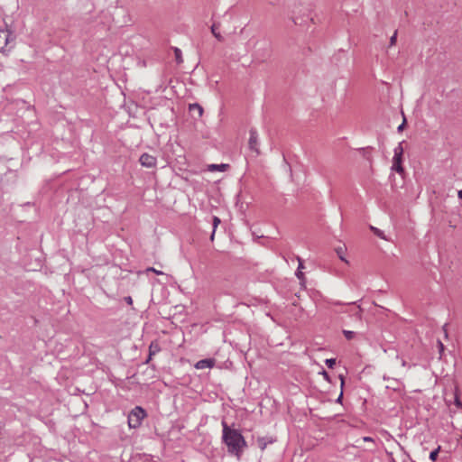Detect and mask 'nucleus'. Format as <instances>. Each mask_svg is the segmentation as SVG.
<instances>
[{"label": "nucleus", "mask_w": 462, "mask_h": 462, "mask_svg": "<svg viewBox=\"0 0 462 462\" xmlns=\"http://www.w3.org/2000/svg\"><path fill=\"white\" fill-rule=\"evenodd\" d=\"M146 272H152L156 274H164L162 272L159 271V270H156L155 268L153 267H149L146 269Z\"/></svg>", "instance_id": "nucleus-22"}, {"label": "nucleus", "mask_w": 462, "mask_h": 462, "mask_svg": "<svg viewBox=\"0 0 462 462\" xmlns=\"http://www.w3.org/2000/svg\"><path fill=\"white\" fill-rule=\"evenodd\" d=\"M457 196L460 199H462V190H459Z\"/></svg>", "instance_id": "nucleus-28"}, {"label": "nucleus", "mask_w": 462, "mask_h": 462, "mask_svg": "<svg viewBox=\"0 0 462 462\" xmlns=\"http://www.w3.org/2000/svg\"><path fill=\"white\" fill-rule=\"evenodd\" d=\"M438 346H439V355L442 356V354L444 352V349H445V346H444V345L442 344L441 341H438Z\"/></svg>", "instance_id": "nucleus-23"}, {"label": "nucleus", "mask_w": 462, "mask_h": 462, "mask_svg": "<svg viewBox=\"0 0 462 462\" xmlns=\"http://www.w3.org/2000/svg\"><path fill=\"white\" fill-rule=\"evenodd\" d=\"M440 451V446H439L436 449L430 452V458L434 462L439 456V453Z\"/></svg>", "instance_id": "nucleus-16"}, {"label": "nucleus", "mask_w": 462, "mask_h": 462, "mask_svg": "<svg viewBox=\"0 0 462 462\" xmlns=\"http://www.w3.org/2000/svg\"><path fill=\"white\" fill-rule=\"evenodd\" d=\"M152 347H153V345L152 344V345L150 346V354H151V355L153 353V352L152 351Z\"/></svg>", "instance_id": "nucleus-30"}, {"label": "nucleus", "mask_w": 462, "mask_h": 462, "mask_svg": "<svg viewBox=\"0 0 462 462\" xmlns=\"http://www.w3.org/2000/svg\"><path fill=\"white\" fill-rule=\"evenodd\" d=\"M216 364V360L213 358L202 359L196 363L195 367L197 369L212 368Z\"/></svg>", "instance_id": "nucleus-7"}, {"label": "nucleus", "mask_w": 462, "mask_h": 462, "mask_svg": "<svg viewBox=\"0 0 462 462\" xmlns=\"http://www.w3.org/2000/svg\"><path fill=\"white\" fill-rule=\"evenodd\" d=\"M299 263H299L298 271L296 273V276L298 277L299 280L303 281L304 280V274H303L301 269H303L304 266H303L302 262L300 259H299Z\"/></svg>", "instance_id": "nucleus-12"}, {"label": "nucleus", "mask_w": 462, "mask_h": 462, "mask_svg": "<svg viewBox=\"0 0 462 462\" xmlns=\"http://www.w3.org/2000/svg\"><path fill=\"white\" fill-rule=\"evenodd\" d=\"M336 253L338 255V257L340 258V260L344 261L345 263H348L344 256V254H345L344 247L339 246V247L336 248Z\"/></svg>", "instance_id": "nucleus-14"}, {"label": "nucleus", "mask_w": 462, "mask_h": 462, "mask_svg": "<svg viewBox=\"0 0 462 462\" xmlns=\"http://www.w3.org/2000/svg\"><path fill=\"white\" fill-rule=\"evenodd\" d=\"M406 124V120L403 119V122L398 126L399 131H402Z\"/></svg>", "instance_id": "nucleus-24"}, {"label": "nucleus", "mask_w": 462, "mask_h": 462, "mask_svg": "<svg viewBox=\"0 0 462 462\" xmlns=\"http://www.w3.org/2000/svg\"><path fill=\"white\" fill-rule=\"evenodd\" d=\"M14 38L13 32L5 28L0 30V51H7L13 48Z\"/></svg>", "instance_id": "nucleus-4"}, {"label": "nucleus", "mask_w": 462, "mask_h": 462, "mask_svg": "<svg viewBox=\"0 0 462 462\" xmlns=\"http://www.w3.org/2000/svg\"><path fill=\"white\" fill-rule=\"evenodd\" d=\"M248 145L251 150H254L256 152H258V148H257L258 134H257L256 130H254V129L250 130V137H249V141H248Z\"/></svg>", "instance_id": "nucleus-6"}, {"label": "nucleus", "mask_w": 462, "mask_h": 462, "mask_svg": "<svg viewBox=\"0 0 462 462\" xmlns=\"http://www.w3.org/2000/svg\"><path fill=\"white\" fill-rule=\"evenodd\" d=\"M341 399H342V393L339 395L338 401H340Z\"/></svg>", "instance_id": "nucleus-31"}, {"label": "nucleus", "mask_w": 462, "mask_h": 462, "mask_svg": "<svg viewBox=\"0 0 462 462\" xmlns=\"http://www.w3.org/2000/svg\"><path fill=\"white\" fill-rule=\"evenodd\" d=\"M257 442L262 450H263L266 448V442L264 441L263 438L258 439Z\"/></svg>", "instance_id": "nucleus-20"}, {"label": "nucleus", "mask_w": 462, "mask_h": 462, "mask_svg": "<svg viewBox=\"0 0 462 462\" xmlns=\"http://www.w3.org/2000/svg\"><path fill=\"white\" fill-rule=\"evenodd\" d=\"M443 331H444L445 337H448V330L446 328V326L443 327Z\"/></svg>", "instance_id": "nucleus-26"}, {"label": "nucleus", "mask_w": 462, "mask_h": 462, "mask_svg": "<svg viewBox=\"0 0 462 462\" xmlns=\"http://www.w3.org/2000/svg\"><path fill=\"white\" fill-rule=\"evenodd\" d=\"M223 424V441L227 447L230 454L240 458L241 454L246 446L242 434L237 430L230 429L225 422Z\"/></svg>", "instance_id": "nucleus-1"}, {"label": "nucleus", "mask_w": 462, "mask_h": 462, "mask_svg": "<svg viewBox=\"0 0 462 462\" xmlns=\"http://www.w3.org/2000/svg\"><path fill=\"white\" fill-rule=\"evenodd\" d=\"M455 405L457 407V408H460L462 409V402L459 399V396H458V393H457V391H456V393H455Z\"/></svg>", "instance_id": "nucleus-18"}, {"label": "nucleus", "mask_w": 462, "mask_h": 462, "mask_svg": "<svg viewBox=\"0 0 462 462\" xmlns=\"http://www.w3.org/2000/svg\"><path fill=\"white\" fill-rule=\"evenodd\" d=\"M371 230L373 231V233H374L376 236H378V237H380V238H382V239H386V238H385V236H384V235H383V231H381L380 229H378V228H376V227H374V226H371Z\"/></svg>", "instance_id": "nucleus-15"}, {"label": "nucleus", "mask_w": 462, "mask_h": 462, "mask_svg": "<svg viewBox=\"0 0 462 462\" xmlns=\"http://www.w3.org/2000/svg\"><path fill=\"white\" fill-rule=\"evenodd\" d=\"M461 438H462V435H461Z\"/></svg>", "instance_id": "nucleus-32"}, {"label": "nucleus", "mask_w": 462, "mask_h": 462, "mask_svg": "<svg viewBox=\"0 0 462 462\" xmlns=\"http://www.w3.org/2000/svg\"><path fill=\"white\" fill-rule=\"evenodd\" d=\"M344 335L347 340H351L355 337V332L350 330H344Z\"/></svg>", "instance_id": "nucleus-17"}, {"label": "nucleus", "mask_w": 462, "mask_h": 462, "mask_svg": "<svg viewBox=\"0 0 462 462\" xmlns=\"http://www.w3.org/2000/svg\"><path fill=\"white\" fill-rule=\"evenodd\" d=\"M220 218L217 217H213V232L210 236V240L213 241L214 240V237H215V233H216V229L217 227L218 226V225L220 224Z\"/></svg>", "instance_id": "nucleus-11"}, {"label": "nucleus", "mask_w": 462, "mask_h": 462, "mask_svg": "<svg viewBox=\"0 0 462 462\" xmlns=\"http://www.w3.org/2000/svg\"><path fill=\"white\" fill-rule=\"evenodd\" d=\"M174 54H175V60L176 61L180 64L183 62V59H182V53H181V51L179 49V48H175L174 49Z\"/></svg>", "instance_id": "nucleus-13"}, {"label": "nucleus", "mask_w": 462, "mask_h": 462, "mask_svg": "<svg viewBox=\"0 0 462 462\" xmlns=\"http://www.w3.org/2000/svg\"><path fill=\"white\" fill-rule=\"evenodd\" d=\"M394 155L393 158V166L392 170L395 171L399 174H402L404 172V169L402 167V155L404 149L402 147V143H400L393 150Z\"/></svg>", "instance_id": "nucleus-3"}, {"label": "nucleus", "mask_w": 462, "mask_h": 462, "mask_svg": "<svg viewBox=\"0 0 462 462\" xmlns=\"http://www.w3.org/2000/svg\"><path fill=\"white\" fill-rule=\"evenodd\" d=\"M211 32L218 41H220V42L223 41V37L219 32V24L214 23L211 26Z\"/></svg>", "instance_id": "nucleus-10"}, {"label": "nucleus", "mask_w": 462, "mask_h": 462, "mask_svg": "<svg viewBox=\"0 0 462 462\" xmlns=\"http://www.w3.org/2000/svg\"><path fill=\"white\" fill-rule=\"evenodd\" d=\"M146 417L145 411L136 406L128 415V426L131 429H136L141 426L143 420Z\"/></svg>", "instance_id": "nucleus-2"}, {"label": "nucleus", "mask_w": 462, "mask_h": 462, "mask_svg": "<svg viewBox=\"0 0 462 462\" xmlns=\"http://www.w3.org/2000/svg\"><path fill=\"white\" fill-rule=\"evenodd\" d=\"M340 381H341V387L344 385V378L342 375H340Z\"/></svg>", "instance_id": "nucleus-29"}, {"label": "nucleus", "mask_w": 462, "mask_h": 462, "mask_svg": "<svg viewBox=\"0 0 462 462\" xmlns=\"http://www.w3.org/2000/svg\"><path fill=\"white\" fill-rule=\"evenodd\" d=\"M139 162L143 167L153 168L156 166L157 160L154 156L149 153H143L141 155Z\"/></svg>", "instance_id": "nucleus-5"}, {"label": "nucleus", "mask_w": 462, "mask_h": 462, "mask_svg": "<svg viewBox=\"0 0 462 462\" xmlns=\"http://www.w3.org/2000/svg\"><path fill=\"white\" fill-rule=\"evenodd\" d=\"M363 439L364 441H373V439L369 437H365Z\"/></svg>", "instance_id": "nucleus-27"}, {"label": "nucleus", "mask_w": 462, "mask_h": 462, "mask_svg": "<svg viewBox=\"0 0 462 462\" xmlns=\"http://www.w3.org/2000/svg\"><path fill=\"white\" fill-rule=\"evenodd\" d=\"M125 301H126L128 304H130V305L133 303V300H132V298H131V297H126V298H125Z\"/></svg>", "instance_id": "nucleus-25"}, {"label": "nucleus", "mask_w": 462, "mask_h": 462, "mask_svg": "<svg viewBox=\"0 0 462 462\" xmlns=\"http://www.w3.org/2000/svg\"><path fill=\"white\" fill-rule=\"evenodd\" d=\"M397 41V32L395 31L392 37L390 38V46H393L396 44Z\"/></svg>", "instance_id": "nucleus-19"}, {"label": "nucleus", "mask_w": 462, "mask_h": 462, "mask_svg": "<svg viewBox=\"0 0 462 462\" xmlns=\"http://www.w3.org/2000/svg\"><path fill=\"white\" fill-rule=\"evenodd\" d=\"M228 168H229V165L228 164H225V163H223V164H210V165L208 166V169L210 171H225Z\"/></svg>", "instance_id": "nucleus-8"}, {"label": "nucleus", "mask_w": 462, "mask_h": 462, "mask_svg": "<svg viewBox=\"0 0 462 462\" xmlns=\"http://www.w3.org/2000/svg\"><path fill=\"white\" fill-rule=\"evenodd\" d=\"M189 108V111H196L198 113L199 117L202 116L204 110L200 105H199L197 103L190 104Z\"/></svg>", "instance_id": "nucleus-9"}, {"label": "nucleus", "mask_w": 462, "mask_h": 462, "mask_svg": "<svg viewBox=\"0 0 462 462\" xmlns=\"http://www.w3.org/2000/svg\"><path fill=\"white\" fill-rule=\"evenodd\" d=\"M336 364V360L333 359V358H330V359H327L326 360V365L329 367V368H332Z\"/></svg>", "instance_id": "nucleus-21"}]
</instances>
